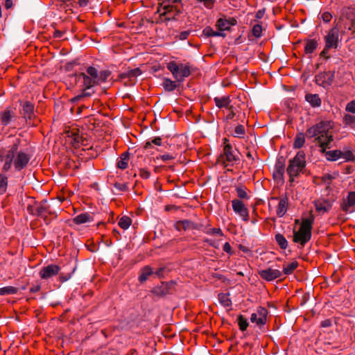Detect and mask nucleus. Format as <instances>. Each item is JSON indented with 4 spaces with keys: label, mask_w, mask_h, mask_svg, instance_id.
Listing matches in <instances>:
<instances>
[{
    "label": "nucleus",
    "mask_w": 355,
    "mask_h": 355,
    "mask_svg": "<svg viewBox=\"0 0 355 355\" xmlns=\"http://www.w3.org/2000/svg\"><path fill=\"white\" fill-rule=\"evenodd\" d=\"M110 73L107 71H101V73H99L98 71H97V78H98V85H100L101 83H103V82H105L106 80L108 78V77L110 76Z\"/></svg>",
    "instance_id": "43"
},
{
    "label": "nucleus",
    "mask_w": 355,
    "mask_h": 355,
    "mask_svg": "<svg viewBox=\"0 0 355 355\" xmlns=\"http://www.w3.org/2000/svg\"><path fill=\"white\" fill-rule=\"evenodd\" d=\"M229 296V293L218 294V300L222 306L225 307H230L232 306V300Z\"/></svg>",
    "instance_id": "28"
},
{
    "label": "nucleus",
    "mask_w": 355,
    "mask_h": 355,
    "mask_svg": "<svg viewBox=\"0 0 355 355\" xmlns=\"http://www.w3.org/2000/svg\"><path fill=\"white\" fill-rule=\"evenodd\" d=\"M8 187V178L4 174H0V194H3Z\"/></svg>",
    "instance_id": "40"
},
{
    "label": "nucleus",
    "mask_w": 355,
    "mask_h": 355,
    "mask_svg": "<svg viewBox=\"0 0 355 355\" xmlns=\"http://www.w3.org/2000/svg\"><path fill=\"white\" fill-rule=\"evenodd\" d=\"M223 250L230 254H232V247L230 245V244L229 243H225L224 245H223Z\"/></svg>",
    "instance_id": "53"
},
{
    "label": "nucleus",
    "mask_w": 355,
    "mask_h": 355,
    "mask_svg": "<svg viewBox=\"0 0 355 355\" xmlns=\"http://www.w3.org/2000/svg\"><path fill=\"white\" fill-rule=\"evenodd\" d=\"M297 266L298 263L297 261H293L292 262L288 263L286 265H284L283 267L282 275L284 274L288 275L292 274L294 272V270L297 268Z\"/></svg>",
    "instance_id": "26"
},
{
    "label": "nucleus",
    "mask_w": 355,
    "mask_h": 355,
    "mask_svg": "<svg viewBox=\"0 0 355 355\" xmlns=\"http://www.w3.org/2000/svg\"><path fill=\"white\" fill-rule=\"evenodd\" d=\"M305 99L313 107L321 105L322 101L318 94H307L305 96Z\"/></svg>",
    "instance_id": "22"
},
{
    "label": "nucleus",
    "mask_w": 355,
    "mask_h": 355,
    "mask_svg": "<svg viewBox=\"0 0 355 355\" xmlns=\"http://www.w3.org/2000/svg\"><path fill=\"white\" fill-rule=\"evenodd\" d=\"M12 117V114L10 110H6L1 113L0 116V122L3 125H7L11 119Z\"/></svg>",
    "instance_id": "34"
},
{
    "label": "nucleus",
    "mask_w": 355,
    "mask_h": 355,
    "mask_svg": "<svg viewBox=\"0 0 355 355\" xmlns=\"http://www.w3.org/2000/svg\"><path fill=\"white\" fill-rule=\"evenodd\" d=\"M344 157L347 160H352L354 159V155L352 152L348 151L344 154Z\"/></svg>",
    "instance_id": "60"
},
{
    "label": "nucleus",
    "mask_w": 355,
    "mask_h": 355,
    "mask_svg": "<svg viewBox=\"0 0 355 355\" xmlns=\"http://www.w3.org/2000/svg\"><path fill=\"white\" fill-rule=\"evenodd\" d=\"M259 275L261 279L267 281L272 282L277 278H280L282 275V272L278 269H275L272 267H268L259 271Z\"/></svg>",
    "instance_id": "12"
},
{
    "label": "nucleus",
    "mask_w": 355,
    "mask_h": 355,
    "mask_svg": "<svg viewBox=\"0 0 355 355\" xmlns=\"http://www.w3.org/2000/svg\"><path fill=\"white\" fill-rule=\"evenodd\" d=\"M73 220L76 224L80 225L92 221V217L87 213H83L76 216Z\"/></svg>",
    "instance_id": "25"
},
{
    "label": "nucleus",
    "mask_w": 355,
    "mask_h": 355,
    "mask_svg": "<svg viewBox=\"0 0 355 355\" xmlns=\"http://www.w3.org/2000/svg\"><path fill=\"white\" fill-rule=\"evenodd\" d=\"M162 86L166 91L172 92L177 88L178 85L176 84L175 81H173L169 78H164L163 80Z\"/></svg>",
    "instance_id": "29"
},
{
    "label": "nucleus",
    "mask_w": 355,
    "mask_h": 355,
    "mask_svg": "<svg viewBox=\"0 0 355 355\" xmlns=\"http://www.w3.org/2000/svg\"><path fill=\"white\" fill-rule=\"evenodd\" d=\"M61 139L64 141V144L67 148L71 146L77 148L81 146L87 145V144H85L86 141L83 137V134L80 132L78 126L75 125L66 127L62 134Z\"/></svg>",
    "instance_id": "3"
},
{
    "label": "nucleus",
    "mask_w": 355,
    "mask_h": 355,
    "mask_svg": "<svg viewBox=\"0 0 355 355\" xmlns=\"http://www.w3.org/2000/svg\"><path fill=\"white\" fill-rule=\"evenodd\" d=\"M232 206L235 214L239 215L243 220L247 222L249 220V211L245 205L240 200H232Z\"/></svg>",
    "instance_id": "11"
},
{
    "label": "nucleus",
    "mask_w": 355,
    "mask_h": 355,
    "mask_svg": "<svg viewBox=\"0 0 355 355\" xmlns=\"http://www.w3.org/2000/svg\"><path fill=\"white\" fill-rule=\"evenodd\" d=\"M264 13H265V10L264 9H261V10H258L257 12V13H256V18L261 19L263 17Z\"/></svg>",
    "instance_id": "61"
},
{
    "label": "nucleus",
    "mask_w": 355,
    "mask_h": 355,
    "mask_svg": "<svg viewBox=\"0 0 355 355\" xmlns=\"http://www.w3.org/2000/svg\"><path fill=\"white\" fill-rule=\"evenodd\" d=\"M18 288L14 286H8L0 288V295H7L16 294Z\"/></svg>",
    "instance_id": "35"
},
{
    "label": "nucleus",
    "mask_w": 355,
    "mask_h": 355,
    "mask_svg": "<svg viewBox=\"0 0 355 355\" xmlns=\"http://www.w3.org/2000/svg\"><path fill=\"white\" fill-rule=\"evenodd\" d=\"M129 155L130 153L128 152H125L121 154L117 162V167L119 168L125 169L128 167L129 162Z\"/></svg>",
    "instance_id": "23"
},
{
    "label": "nucleus",
    "mask_w": 355,
    "mask_h": 355,
    "mask_svg": "<svg viewBox=\"0 0 355 355\" xmlns=\"http://www.w3.org/2000/svg\"><path fill=\"white\" fill-rule=\"evenodd\" d=\"M236 23V20L234 18H230V19L220 18L216 22V26L219 31L223 32L229 30L230 27L235 25Z\"/></svg>",
    "instance_id": "19"
},
{
    "label": "nucleus",
    "mask_w": 355,
    "mask_h": 355,
    "mask_svg": "<svg viewBox=\"0 0 355 355\" xmlns=\"http://www.w3.org/2000/svg\"><path fill=\"white\" fill-rule=\"evenodd\" d=\"M343 122L345 125L352 128L353 125L355 124V116L345 114L343 117Z\"/></svg>",
    "instance_id": "41"
},
{
    "label": "nucleus",
    "mask_w": 355,
    "mask_h": 355,
    "mask_svg": "<svg viewBox=\"0 0 355 355\" xmlns=\"http://www.w3.org/2000/svg\"><path fill=\"white\" fill-rule=\"evenodd\" d=\"M204 232L209 235L223 236V233L220 228H207L204 230Z\"/></svg>",
    "instance_id": "44"
},
{
    "label": "nucleus",
    "mask_w": 355,
    "mask_h": 355,
    "mask_svg": "<svg viewBox=\"0 0 355 355\" xmlns=\"http://www.w3.org/2000/svg\"><path fill=\"white\" fill-rule=\"evenodd\" d=\"M305 143V138L304 135L302 133H300L296 135L294 143H293V147L295 148H300L303 146V145Z\"/></svg>",
    "instance_id": "37"
},
{
    "label": "nucleus",
    "mask_w": 355,
    "mask_h": 355,
    "mask_svg": "<svg viewBox=\"0 0 355 355\" xmlns=\"http://www.w3.org/2000/svg\"><path fill=\"white\" fill-rule=\"evenodd\" d=\"M332 123L329 121H322L309 128L306 132L308 137H314L317 144L324 150L330 148V144L333 141V136L329 134L332 129Z\"/></svg>",
    "instance_id": "1"
},
{
    "label": "nucleus",
    "mask_w": 355,
    "mask_h": 355,
    "mask_svg": "<svg viewBox=\"0 0 355 355\" xmlns=\"http://www.w3.org/2000/svg\"><path fill=\"white\" fill-rule=\"evenodd\" d=\"M18 146L14 144L10 150H8L4 158V165L3 169L4 171H8L12 162L16 170L20 171L24 168L30 160V157L28 154L24 152H18Z\"/></svg>",
    "instance_id": "2"
},
{
    "label": "nucleus",
    "mask_w": 355,
    "mask_h": 355,
    "mask_svg": "<svg viewBox=\"0 0 355 355\" xmlns=\"http://www.w3.org/2000/svg\"><path fill=\"white\" fill-rule=\"evenodd\" d=\"M343 153L340 150H331L326 153V157L329 161H336L341 157Z\"/></svg>",
    "instance_id": "33"
},
{
    "label": "nucleus",
    "mask_w": 355,
    "mask_h": 355,
    "mask_svg": "<svg viewBox=\"0 0 355 355\" xmlns=\"http://www.w3.org/2000/svg\"><path fill=\"white\" fill-rule=\"evenodd\" d=\"M262 33V26L260 24H255L252 28V34L256 37H260Z\"/></svg>",
    "instance_id": "48"
},
{
    "label": "nucleus",
    "mask_w": 355,
    "mask_h": 355,
    "mask_svg": "<svg viewBox=\"0 0 355 355\" xmlns=\"http://www.w3.org/2000/svg\"><path fill=\"white\" fill-rule=\"evenodd\" d=\"M341 207L345 212H353L355 210V191H351L341 204Z\"/></svg>",
    "instance_id": "14"
},
{
    "label": "nucleus",
    "mask_w": 355,
    "mask_h": 355,
    "mask_svg": "<svg viewBox=\"0 0 355 355\" xmlns=\"http://www.w3.org/2000/svg\"><path fill=\"white\" fill-rule=\"evenodd\" d=\"M225 157L226 161L228 162H234L237 160V157L234 155L232 148L230 144H227L223 148V155H221V158Z\"/></svg>",
    "instance_id": "20"
},
{
    "label": "nucleus",
    "mask_w": 355,
    "mask_h": 355,
    "mask_svg": "<svg viewBox=\"0 0 355 355\" xmlns=\"http://www.w3.org/2000/svg\"><path fill=\"white\" fill-rule=\"evenodd\" d=\"M181 0H165L157 8L160 17H164L165 21L173 19L181 12L182 6L177 5Z\"/></svg>",
    "instance_id": "4"
},
{
    "label": "nucleus",
    "mask_w": 355,
    "mask_h": 355,
    "mask_svg": "<svg viewBox=\"0 0 355 355\" xmlns=\"http://www.w3.org/2000/svg\"><path fill=\"white\" fill-rule=\"evenodd\" d=\"M199 2H203L207 8H211L214 4L215 0H198Z\"/></svg>",
    "instance_id": "52"
},
{
    "label": "nucleus",
    "mask_w": 355,
    "mask_h": 355,
    "mask_svg": "<svg viewBox=\"0 0 355 355\" xmlns=\"http://www.w3.org/2000/svg\"><path fill=\"white\" fill-rule=\"evenodd\" d=\"M318 42L314 40H308L304 47V51L306 54L312 53L318 47Z\"/></svg>",
    "instance_id": "31"
},
{
    "label": "nucleus",
    "mask_w": 355,
    "mask_h": 355,
    "mask_svg": "<svg viewBox=\"0 0 355 355\" xmlns=\"http://www.w3.org/2000/svg\"><path fill=\"white\" fill-rule=\"evenodd\" d=\"M132 220L128 216H122L119 220V225L123 230H127L131 225Z\"/></svg>",
    "instance_id": "39"
},
{
    "label": "nucleus",
    "mask_w": 355,
    "mask_h": 355,
    "mask_svg": "<svg viewBox=\"0 0 355 355\" xmlns=\"http://www.w3.org/2000/svg\"><path fill=\"white\" fill-rule=\"evenodd\" d=\"M238 324L239 326V329L244 331L247 329L248 327V322L247 319L242 315H239L237 318Z\"/></svg>",
    "instance_id": "42"
},
{
    "label": "nucleus",
    "mask_w": 355,
    "mask_h": 355,
    "mask_svg": "<svg viewBox=\"0 0 355 355\" xmlns=\"http://www.w3.org/2000/svg\"><path fill=\"white\" fill-rule=\"evenodd\" d=\"M60 271V268L57 265H49L46 267V279L56 275Z\"/></svg>",
    "instance_id": "32"
},
{
    "label": "nucleus",
    "mask_w": 355,
    "mask_h": 355,
    "mask_svg": "<svg viewBox=\"0 0 355 355\" xmlns=\"http://www.w3.org/2000/svg\"><path fill=\"white\" fill-rule=\"evenodd\" d=\"M345 110L349 113L355 114V100L351 101L346 105Z\"/></svg>",
    "instance_id": "50"
},
{
    "label": "nucleus",
    "mask_w": 355,
    "mask_h": 355,
    "mask_svg": "<svg viewBox=\"0 0 355 355\" xmlns=\"http://www.w3.org/2000/svg\"><path fill=\"white\" fill-rule=\"evenodd\" d=\"M13 6V1L12 0H6L5 1V7L7 9H10Z\"/></svg>",
    "instance_id": "62"
},
{
    "label": "nucleus",
    "mask_w": 355,
    "mask_h": 355,
    "mask_svg": "<svg viewBox=\"0 0 355 355\" xmlns=\"http://www.w3.org/2000/svg\"><path fill=\"white\" fill-rule=\"evenodd\" d=\"M273 199L279 200L276 209L277 216L283 217L286 214L288 207V199L287 196L281 198H274Z\"/></svg>",
    "instance_id": "16"
},
{
    "label": "nucleus",
    "mask_w": 355,
    "mask_h": 355,
    "mask_svg": "<svg viewBox=\"0 0 355 355\" xmlns=\"http://www.w3.org/2000/svg\"><path fill=\"white\" fill-rule=\"evenodd\" d=\"M152 144L156 146H161L162 139L160 137H155L153 139H152L151 141H147L145 144V148L148 149L151 146Z\"/></svg>",
    "instance_id": "49"
},
{
    "label": "nucleus",
    "mask_w": 355,
    "mask_h": 355,
    "mask_svg": "<svg viewBox=\"0 0 355 355\" xmlns=\"http://www.w3.org/2000/svg\"><path fill=\"white\" fill-rule=\"evenodd\" d=\"M237 196L241 199H249V196L248 195L246 191L242 187H236V189Z\"/></svg>",
    "instance_id": "47"
},
{
    "label": "nucleus",
    "mask_w": 355,
    "mask_h": 355,
    "mask_svg": "<svg viewBox=\"0 0 355 355\" xmlns=\"http://www.w3.org/2000/svg\"><path fill=\"white\" fill-rule=\"evenodd\" d=\"M315 210L320 214H324L330 211L332 207V202L329 200L318 199L314 202Z\"/></svg>",
    "instance_id": "15"
},
{
    "label": "nucleus",
    "mask_w": 355,
    "mask_h": 355,
    "mask_svg": "<svg viewBox=\"0 0 355 355\" xmlns=\"http://www.w3.org/2000/svg\"><path fill=\"white\" fill-rule=\"evenodd\" d=\"M61 2L67 3L69 2L70 4H78L81 7L86 6L89 0H60Z\"/></svg>",
    "instance_id": "46"
},
{
    "label": "nucleus",
    "mask_w": 355,
    "mask_h": 355,
    "mask_svg": "<svg viewBox=\"0 0 355 355\" xmlns=\"http://www.w3.org/2000/svg\"><path fill=\"white\" fill-rule=\"evenodd\" d=\"M141 74V71L139 68H135V69H128L127 71L124 72L121 76L122 78H136L138 76H139Z\"/></svg>",
    "instance_id": "36"
},
{
    "label": "nucleus",
    "mask_w": 355,
    "mask_h": 355,
    "mask_svg": "<svg viewBox=\"0 0 355 355\" xmlns=\"http://www.w3.org/2000/svg\"><path fill=\"white\" fill-rule=\"evenodd\" d=\"M175 227L178 231L198 230L199 225L189 220H180L175 223Z\"/></svg>",
    "instance_id": "18"
},
{
    "label": "nucleus",
    "mask_w": 355,
    "mask_h": 355,
    "mask_svg": "<svg viewBox=\"0 0 355 355\" xmlns=\"http://www.w3.org/2000/svg\"><path fill=\"white\" fill-rule=\"evenodd\" d=\"M167 69L178 82H183L184 78L189 77L191 73V66L189 64L178 63L175 61L168 63Z\"/></svg>",
    "instance_id": "8"
},
{
    "label": "nucleus",
    "mask_w": 355,
    "mask_h": 355,
    "mask_svg": "<svg viewBox=\"0 0 355 355\" xmlns=\"http://www.w3.org/2000/svg\"><path fill=\"white\" fill-rule=\"evenodd\" d=\"M34 106L30 102H26L23 105L22 112L25 117L31 118L33 114Z\"/></svg>",
    "instance_id": "30"
},
{
    "label": "nucleus",
    "mask_w": 355,
    "mask_h": 355,
    "mask_svg": "<svg viewBox=\"0 0 355 355\" xmlns=\"http://www.w3.org/2000/svg\"><path fill=\"white\" fill-rule=\"evenodd\" d=\"M214 101L215 102L216 107H218V108L228 109L230 107L232 106V105H230L231 100H230V96H221V97H215L214 98Z\"/></svg>",
    "instance_id": "21"
},
{
    "label": "nucleus",
    "mask_w": 355,
    "mask_h": 355,
    "mask_svg": "<svg viewBox=\"0 0 355 355\" xmlns=\"http://www.w3.org/2000/svg\"><path fill=\"white\" fill-rule=\"evenodd\" d=\"M140 175L142 178L148 179L149 178L150 173L148 171L142 169L140 171Z\"/></svg>",
    "instance_id": "55"
},
{
    "label": "nucleus",
    "mask_w": 355,
    "mask_h": 355,
    "mask_svg": "<svg viewBox=\"0 0 355 355\" xmlns=\"http://www.w3.org/2000/svg\"><path fill=\"white\" fill-rule=\"evenodd\" d=\"M43 212H44V208L42 207H37L36 208V213H35V214L42 216V214H43Z\"/></svg>",
    "instance_id": "64"
},
{
    "label": "nucleus",
    "mask_w": 355,
    "mask_h": 355,
    "mask_svg": "<svg viewBox=\"0 0 355 355\" xmlns=\"http://www.w3.org/2000/svg\"><path fill=\"white\" fill-rule=\"evenodd\" d=\"M334 80V71H324L318 73L315 76L316 83L324 88L328 87L333 83Z\"/></svg>",
    "instance_id": "13"
},
{
    "label": "nucleus",
    "mask_w": 355,
    "mask_h": 355,
    "mask_svg": "<svg viewBox=\"0 0 355 355\" xmlns=\"http://www.w3.org/2000/svg\"><path fill=\"white\" fill-rule=\"evenodd\" d=\"M306 166L305 153L299 151L295 157L290 160L286 171L289 175L290 182H293L295 178L303 172Z\"/></svg>",
    "instance_id": "6"
},
{
    "label": "nucleus",
    "mask_w": 355,
    "mask_h": 355,
    "mask_svg": "<svg viewBox=\"0 0 355 355\" xmlns=\"http://www.w3.org/2000/svg\"><path fill=\"white\" fill-rule=\"evenodd\" d=\"M164 270V268H159L156 271H154V275H155L158 277H162Z\"/></svg>",
    "instance_id": "58"
},
{
    "label": "nucleus",
    "mask_w": 355,
    "mask_h": 355,
    "mask_svg": "<svg viewBox=\"0 0 355 355\" xmlns=\"http://www.w3.org/2000/svg\"><path fill=\"white\" fill-rule=\"evenodd\" d=\"M321 19L324 22L328 23L332 19V15L329 12H324L321 15Z\"/></svg>",
    "instance_id": "51"
},
{
    "label": "nucleus",
    "mask_w": 355,
    "mask_h": 355,
    "mask_svg": "<svg viewBox=\"0 0 355 355\" xmlns=\"http://www.w3.org/2000/svg\"><path fill=\"white\" fill-rule=\"evenodd\" d=\"M233 106L232 105L231 107H230L228 108L230 112L229 114L227 115L226 118L227 119H232L235 115V112H234V110H233Z\"/></svg>",
    "instance_id": "54"
},
{
    "label": "nucleus",
    "mask_w": 355,
    "mask_h": 355,
    "mask_svg": "<svg viewBox=\"0 0 355 355\" xmlns=\"http://www.w3.org/2000/svg\"><path fill=\"white\" fill-rule=\"evenodd\" d=\"M154 275V271L150 266H145L141 270V274L139 277L140 282L146 281L150 276Z\"/></svg>",
    "instance_id": "24"
},
{
    "label": "nucleus",
    "mask_w": 355,
    "mask_h": 355,
    "mask_svg": "<svg viewBox=\"0 0 355 355\" xmlns=\"http://www.w3.org/2000/svg\"><path fill=\"white\" fill-rule=\"evenodd\" d=\"M115 187L121 191H125L127 189V186L124 184H116Z\"/></svg>",
    "instance_id": "63"
},
{
    "label": "nucleus",
    "mask_w": 355,
    "mask_h": 355,
    "mask_svg": "<svg viewBox=\"0 0 355 355\" xmlns=\"http://www.w3.org/2000/svg\"><path fill=\"white\" fill-rule=\"evenodd\" d=\"M276 168H277V173L280 175V176H282L284 173V168L283 166V165H277L276 166Z\"/></svg>",
    "instance_id": "59"
},
{
    "label": "nucleus",
    "mask_w": 355,
    "mask_h": 355,
    "mask_svg": "<svg viewBox=\"0 0 355 355\" xmlns=\"http://www.w3.org/2000/svg\"><path fill=\"white\" fill-rule=\"evenodd\" d=\"M339 29L335 26L332 28L324 37L325 46L320 53V57L329 59V51L331 49H336L339 44Z\"/></svg>",
    "instance_id": "9"
},
{
    "label": "nucleus",
    "mask_w": 355,
    "mask_h": 355,
    "mask_svg": "<svg viewBox=\"0 0 355 355\" xmlns=\"http://www.w3.org/2000/svg\"><path fill=\"white\" fill-rule=\"evenodd\" d=\"M268 314V311L266 308L259 306L256 311L252 313L250 321L257 326L261 327L266 323Z\"/></svg>",
    "instance_id": "10"
},
{
    "label": "nucleus",
    "mask_w": 355,
    "mask_h": 355,
    "mask_svg": "<svg viewBox=\"0 0 355 355\" xmlns=\"http://www.w3.org/2000/svg\"><path fill=\"white\" fill-rule=\"evenodd\" d=\"M162 160L167 162L174 159V157L170 154H164L161 156Z\"/></svg>",
    "instance_id": "56"
},
{
    "label": "nucleus",
    "mask_w": 355,
    "mask_h": 355,
    "mask_svg": "<svg viewBox=\"0 0 355 355\" xmlns=\"http://www.w3.org/2000/svg\"><path fill=\"white\" fill-rule=\"evenodd\" d=\"M313 222L314 217L313 216L303 218L299 230L294 232V242L299 243L304 246L311 239Z\"/></svg>",
    "instance_id": "5"
},
{
    "label": "nucleus",
    "mask_w": 355,
    "mask_h": 355,
    "mask_svg": "<svg viewBox=\"0 0 355 355\" xmlns=\"http://www.w3.org/2000/svg\"><path fill=\"white\" fill-rule=\"evenodd\" d=\"M97 69L93 67H89L85 72L76 76V80L79 86L84 90L92 88L98 85Z\"/></svg>",
    "instance_id": "7"
},
{
    "label": "nucleus",
    "mask_w": 355,
    "mask_h": 355,
    "mask_svg": "<svg viewBox=\"0 0 355 355\" xmlns=\"http://www.w3.org/2000/svg\"><path fill=\"white\" fill-rule=\"evenodd\" d=\"M275 241L282 249L287 248L288 241L282 234H277L275 235Z\"/></svg>",
    "instance_id": "38"
},
{
    "label": "nucleus",
    "mask_w": 355,
    "mask_h": 355,
    "mask_svg": "<svg viewBox=\"0 0 355 355\" xmlns=\"http://www.w3.org/2000/svg\"><path fill=\"white\" fill-rule=\"evenodd\" d=\"M189 35V31H183V32L180 33L179 39L181 40H186L188 37Z\"/></svg>",
    "instance_id": "57"
},
{
    "label": "nucleus",
    "mask_w": 355,
    "mask_h": 355,
    "mask_svg": "<svg viewBox=\"0 0 355 355\" xmlns=\"http://www.w3.org/2000/svg\"><path fill=\"white\" fill-rule=\"evenodd\" d=\"M173 286V282H162L160 285L154 288L153 293L158 296H164L169 293Z\"/></svg>",
    "instance_id": "17"
},
{
    "label": "nucleus",
    "mask_w": 355,
    "mask_h": 355,
    "mask_svg": "<svg viewBox=\"0 0 355 355\" xmlns=\"http://www.w3.org/2000/svg\"><path fill=\"white\" fill-rule=\"evenodd\" d=\"M245 128L243 125H238L234 132V136L237 137H242L245 135Z\"/></svg>",
    "instance_id": "45"
},
{
    "label": "nucleus",
    "mask_w": 355,
    "mask_h": 355,
    "mask_svg": "<svg viewBox=\"0 0 355 355\" xmlns=\"http://www.w3.org/2000/svg\"><path fill=\"white\" fill-rule=\"evenodd\" d=\"M203 34L207 37H225V34L223 31H215L209 26L204 28Z\"/></svg>",
    "instance_id": "27"
}]
</instances>
